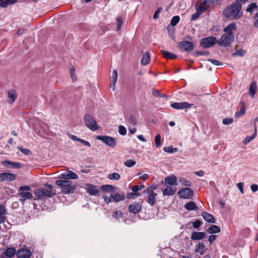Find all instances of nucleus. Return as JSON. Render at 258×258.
Wrapping results in <instances>:
<instances>
[{"label": "nucleus", "mask_w": 258, "mask_h": 258, "mask_svg": "<svg viewBox=\"0 0 258 258\" xmlns=\"http://www.w3.org/2000/svg\"><path fill=\"white\" fill-rule=\"evenodd\" d=\"M237 187L240 190L241 194L243 193V183L242 182H240L237 184Z\"/></svg>", "instance_id": "nucleus-58"}, {"label": "nucleus", "mask_w": 258, "mask_h": 258, "mask_svg": "<svg viewBox=\"0 0 258 258\" xmlns=\"http://www.w3.org/2000/svg\"><path fill=\"white\" fill-rule=\"evenodd\" d=\"M206 250H207V248H206L204 243L203 242H200L196 246L195 252H199L201 255H203Z\"/></svg>", "instance_id": "nucleus-30"}, {"label": "nucleus", "mask_w": 258, "mask_h": 258, "mask_svg": "<svg viewBox=\"0 0 258 258\" xmlns=\"http://www.w3.org/2000/svg\"><path fill=\"white\" fill-rule=\"evenodd\" d=\"M102 198L104 200L105 203L107 204H108L113 201L111 196L110 198H108L105 195H103Z\"/></svg>", "instance_id": "nucleus-55"}, {"label": "nucleus", "mask_w": 258, "mask_h": 258, "mask_svg": "<svg viewBox=\"0 0 258 258\" xmlns=\"http://www.w3.org/2000/svg\"><path fill=\"white\" fill-rule=\"evenodd\" d=\"M184 208L188 211L197 210L198 209V207L195 203L192 201H190L186 203L184 205Z\"/></svg>", "instance_id": "nucleus-32"}, {"label": "nucleus", "mask_w": 258, "mask_h": 258, "mask_svg": "<svg viewBox=\"0 0 258 258\" xmlns=\"http://www.w3.org/2000/svg\"><path fill=\"white\" fill-rule=\"evenodd\" d=\"M122 214L121 212L119 211H117L113 214L112 217L116 219H119V218H121L122 217Z\"/></svg>", "instance_id": "nucleus-56"}, {"label": "nucleus", "mask_w": 258, "mask_h": 258, "mask_svg": "<svg viewBox=\"0 0 258 258\" xmlns=\"http://www.w3.org/2000/svg\"><path fill=\"white\" fill-rule=\"evenodd\" d=\"M257 91V86L256 81H253L249 88L248 94L251 98H253Z\"/></svg>", "instance_id": "nucleus-27"}, {"label": "nucleus", "mask_w": 258, "mask_h": 258, "mask_svg": "<svg viewBox=\"0 0 258 258\" xmlns=\"http://www.w3.org/2000/svg\"><path fill=\"white\" fill-rule=\"evenodd\" d=\"M140 195V194L139 192H134V193H130L127 195V198L128 199H131L132 198V196H135L136 197H138Z\"/></svg>", "instance_id": "nucleus-63"}, {"label": "nucleus", "mask_w": 258, "mask_h": 258, "mask_svg": "<svg viewBox=\"0 0 258 258\" xmlns=\"http://www.w3.org/2000/svg\"><path fill=\"white\" fill-rule=\"evenodd\" d=\"M193 104H189L186 102H174L171 104V107L176 109H183L185 108H188L192 106Z\"/></svg>", "instance_id": "nucleus-12"}, {"label": "nucleus", "mask_w": 258, "mask_h": 258, "mask_svg": "<svg viewBox=\"0 0 258 258\" xmlns=\"http://www.w3.org/2000/svg\"><path fill=\"white\" fill-rule=\"evenodd\" d=\"M59 178L63 179L64 180H69L70 179H77L78 178V176L75 172L72 171H69L67 173L61 174L59 176Z\"/></svg>", "instance_id": "nucleus-15"}, {"label": "nucleus", "mask_w": 258, "mask_h": 258, "mask_svg": "<svg viewBox=\"0 0 258 258\" xmlns=\"http://www.w3.org/2000/svg\"><path fill=\"white\" fill-rule=\"evenodd\" d=\"M101 189L104 191L112 192L115 190V187L114 186L112 185L106 184L102 185Z\"/></svg>", "instance_id": "nucleus-37"}, {"label": "nucleus", "mask_w": 258, "mask_h": 258, "mask_svg": "<svg viewBox=\"0 0 258 258\" xmlns=\"http://www.w3.org/2000/svg\"><path fill=\"white\" fill-rule=\"evenodd\" d=\"M79 142L80 143H81L82 144H83V145H84L85 146H88L89 147H91V144L88 141H86L83 139H80Z\"/></svg>", "instance_id": "nucleus-62"}, {"label": "nucleus", "mask_w": 258, "mask_h": 258, "mask_svg": "<svg viewBox=\"0 0 258 258\" xmlns=\"http://www.w3.org/2000/svg\"><path fill=\"white\" fill-rule=\"evenodd\" d=\"M206 236L205 233L203 232H193L191 233V239L193 240H201Z\"/></svg>", "instance_id": "nucleus-25"}, {"label": "nucleus", "mask_w": 258, "mask_h": 258, "mask_svg": "<svg viewBox=\"0 0 258 258\" xmlns=\"http://www.w3.org/2000/svg\"><path fill=\"white\" fill-rule=\"evenodd\" d=\"M242 6L239 2H236L226 8L224 11V16H238Z\"/></svg>", "instance_id": "nucleus-3"}, {"label": "nucleus", "mask_w": 258, "mask_h": 258, "mask_svg": "<svg viewBox=\"0 0 258 258\" xmlns=\"http://www.w3.org/2000/svg\"><path fill=\"white\" fill-rule=\"evenodd\" d=\"M136 164V162L135 160L129 159L124 162V164L127 167H132L135 166Z\"/></svg>", "instance_id": "nucleus-44"}, {"label": "nucleus", "mask_w": 258, "mask_h": 258, "mask_svg": "<svg viewBox=\"0 0 258 258\" xmlns=\"http://www.w3.org/2000/svg\"><path fill=\"white\" fill-rule=\"evenodd\" d=\"M118 78V74L116 70H114L112 73V76L111 78V82H116Z\"/></svg>", "instance_id": "nucleus-45"}, {"label": "nucleus", "mask_w": 258, "mask_h": 258, "mask_svg": "<svg viewBox=\"0 0 258 258\" xmlns=\"http://www.w3.org/2000/svg\"><path fill=\"white\" fill-rule=\"evenodd\" d=\"M178 47L183 51H189L193 49L194 45L191 42L183 41L178 44Z\"/></svg>", "instance_id": "nucleus-11"}, {"label": "nucleus", "mask_w": 258, "mask_h": 258, "mask_svg": "<svg viewBox=\"0 0 258 258\" xmlns=\"http://www.w3.org/2000/svg\"><path fill=\"white\" fill-rule=\"evenodd\" d=\"M179 18L180 17H172V19H171L170 22V26H171L172 27H174L175 25H176L177 24L179 21Z\"/></svg>", "instance_id": "nucleus-46"}, {"label": "nucleus", "mask_w": 258, "mask_h": 258, "mask_svg": "<svg viewBox=\"0 0 258 258\" xmlns=\"http://www.w3.org/2000/svg\"><path fill=\"white\" fill-rule=\"evenodd\" d=\"M75 69L73 67H72L70 70V74H71V75L72 77V80L73 82H75L77 80V77H76V75H75Z\"/></svg>", "instance_id": "nucleus-50"}, {"label": "nucleus", "mask_w": 258, "mask_h": 258, "mask_svg": "<svg viewBox=\"0 0 258 258\" xmlns=\"http://www.w3.org/2000/svg\"><path fill=\"white\" fill-rule=\"evenodd\" d=\"M202 216L206 221L211 223H215V219L212 214L203 212L202 213Z\"/></svg>", "instance_id": "nucleus-26"}, {"label": "nucleus", "mask_w": 258, "mask_h": 258, "mask_svg": "<svg viewBox=\"0 0 258 258\" xmlns=\"http://www.w3.org/2000/svg\"><path fill=\"white\" fill-rule=\"evenodd\" d=\"M234 37L224 34L217 41V43L220 46L227 47L231 45V44L234 41Z\"/></svg>", "instance_id": "nucleus-6"}, {"label": "nucleus", "mask_w": 258, "mask_h": 258, "mask_svg": "<svg viewBox=\"0 0 258 258\" xmlns=\"http://www.w3.org/2000/svg\"><path fill=\"white\" fill-rule=\"evenodd\" d=\"M217 236L215 235H211L209 237L208 240L211 244H212L213 241L215 240Z\"/></svg>", "instance_id": "nucleus-61"}, {"label": "nucleus", "mask_w": 258, "mask_h": 258, "mask_svg": "<svg viewBox=\"0 0 258 258\" xmlns=\"http://www.w3.org/2000/svg\"><path fill=\"white\" fill-rule=\"evenodd\" d=\"M118 132L121 135L124 136L126 134V130L123 126L120 125L118 127Z\"/></svg>", "instance_id": "nucleus-48"}, {"label": "nucleus", "mask_w": 258, "mask_h": 258, "mask_svg": "<svg viewBox=\"0 0 258 258\" xmlns=\"http://www.w3.org/2000/svg\"><path fill=\"white\" fill-rule=\"evenodd\" d=\"M84 122L86 126L92 131H96L99 129L94 118L90 114L85 115Z\"/></svg>", "instance_id": "nucleus-5"}, {"label": "nucleus", "mask_w": 258, "mask_h": 258, "mask_svg": "<svg viewBox=\"0 0 258 258\" xmlns=\"http://www.w3.org/2000/svg\"><path fill=\"white\" fill-rule=\"evenodd\" d=\"M256 125L255 124L254 134L251 136L246 137L243 141V144L244 145H246L248 143H249L251 141H252L253 139H254L255 138V137L256 136Z\"/></svg>", "instance_id": "nucleus-36"}, {"label": "nucleus", "mask_w": 258, "mask_h": 258, "mask_svg": "<svg viewBox=\"0 0 258 258\" xmlns=\"http://www.w3.org/2000/svg\"><path fill=\"white\" fill-rule=\"evenodd\" d=\"M17 97L16 91L14 90H10L8 92V103L13 104Z\"/></svg>", "instance_id": "nucleus-23"}, {"label": "nucleus", "mask_w": 258, "mask_h": 258, "mask_svg": "<svg viewBox=\"0 0 258 258\" xmlns=\"http://www.w3.org/2000/svg\"><path fill=\"white\" fill-rule=\"evenodd\" d=\"M233 122V118H226L223 119L222 122L225 125H228L232 123Z\"/></svg>", "instance_id": "nucleus-52"}, {"label": "nucleus", "mask_w": 258, "mask_h": 258, "mask_svg": "<svg viewBox=\"0 0 258 258\" xmlns=\"http://www.w3.org/2000/svg\"><path fill=\"white\" fill-rule=\"evenodd\" d=\"M55 184L61 187V191L64 194L73 193L77 188V185L69 180L59 179L55 181Z\"/></svg>", "instance_id": "nucleus-1"}, {"label": "nucleus", "mask_w": 258, "mask_h": 258, "mask_svg": "<svg viewBox=\"0 0 258 258\" xmlns=\"http://www.w3.org/2000/svg\"><path fill=\"white\" fill-rule=\"evenodd\" d=\"M240 104L241 105V107L240 110L239 112H240V114L244 115L245 113V103L243 101H241L240 102Z\"/></svg>", "instance_id": "nucleus-53"}, {"label": "nucleus", "mask_w": 258, "mask_h": 258, "mask_svg": "<svg viewBox=\"0 0 258 258\" xmlns=\"http://www.w3.org/2000/svg\"><path fill=\"white\" fill-rule=\"evenodd\" d=\"M165 187L162 189L163 195L165 196H172L175 194L176 191V187H172L171 185H165Z\"/></svg>", "instance_id": "nucleus-16"}, {"label": "nucleus", "mask_w": 258, "mask_h": 258, "mask_svg": "<svg viewBox=\"0 0 258 258\" xmlns=\"http://www.w3.org/2000/svg\"><path fill=\"white\" fill-rule=\"evenodd\" d=\"M163 56L166 59H175L177 58V55L172 53L169 51L165 50L161 51Z\"/></svg>", "instance_id": "nucleus-31"}, {"label": "nucleus", "mask_w": 258, "mask_h": 258, "mask_svg": "<svg viewBox=\"0 0 258 258\" xmlns=\"http://www.w3.org/2000/svg\"><path fill=\"white\" fill-rule=\"evenodd\" d=\"M117 28L116 31L117 32H119L120 30L121 27L123 22V17H118L117 20Z\"/></svg>", "instance_id": "nucleus-43"}, {"label": "nucleus", "mask_w": 258, "mask_h": 258, "mask_svg": "<svg viewBox=\"0 0 258 258\" xmlns=\"http://www.w3.org/2000/svg\"><path fill=\"white\" fill-rule=\"evenodd\" d=\"M143 54V57L141 59V64L143 66L148 64L150 60V55L149 52H146L145 53L143 51L142 52Z\"/></svg>", "instance_id": "nucleus-29"}, {"label": "nucleus", "mask_w": 258, "mask_h": 258, "mask_svg": "<svg viewBox=\"0 0 258 258\" xmlns=\"http://www.w3.org/2000/svg\"><path fill=\"white\" fill-rule=\"evenodd\" d=\"M236 26L235 23H231L224 28V32L226 35L231 36L234 37V35L233 32V31L236 30Z\"/></svg>", "instance_id": "nucleus-17"}, {"label": "nucleus", "mask_w": 258, "mask_h": 258, "mask_svg": "<svg viewBox=\"0 0 258 258\" xmlns=\"http://www.w3.org/2000/svg\"><path fill=\"white\" fill-rule=\"evenodd\" d=\"M155 145L157 148H159L162 145L161 141V136L160 134H157L155 138Z\"/></svg>", "instance_id": "nucleus-41"}, {"label": "nucleus", "mask_w": 258, "mask_h": 258, "mask_svg": "<svg viewBox=\"0 0 258 258\" xmlns=\"http://www.w3.org/2000/svg\"><path fill=\"white\" fill-rule=\"evenodd\" d=\"M6 209L5 206H0V215H6Z\"/></svg>", "instance_id": "nucleus-60"}, {"label": "nucleus", "mask_w": 258, "mask_h": 258, "mask_svg": "<svg viewBox=\"0 0 258 258\" xmlns=\"http://www.w3.org/2000/svg\"><path fill=\"white\" fill-rule=\"evenodd\" d=\"M220 228L218 226L213 225L210 226L208 229L207 232L210 234L217 233L220 232Z\"/></svg>", "instance_id": "nucleus-34"}, {"label": "nucleus", "mask_w": 258, "mask_h": 258, "mask_svg": "<svg viewBox=\"0 0 258 258\" xmlns=\"http://www.w3.org/2000/svg\"><path fill=\"white\" fill-rule=\"evenodd\" d=\"M120 175L116 172H113L112 173L109 174L107 175V178L110 180H118L120 179Z\"/></svg>", "instance_id": "nucleus-38"}, {"label": "nucleus", "mask_w": 258, "mask_h": 258, "mask_svg": "<svg viewBox=\"0 0 258 258\" xmlns=\"http://www.w3.org/2000/svg\"><path fill=\"white\" fill-rule=\"evenodd\" d=\"M69 135L73 140L79 142L80 139L78 138L77 136L71 134H69Z\"/></svg>", "instance_id": "nucleus-64"}, {"label": "nucleus", "mask_w": 258, "mask_h": 258, "mask_svg": "<svg viewBox=\"0 0 258 258\" xmlns=\"http://www.w3.org/2000/svg\"><path fill=\"white\" fill-rule=\"evenodd\" d=\"M96 139L98 140L101 141L108 146L111 148H114L117 144V142L113 137L108 136H97Z\"/></svg>", "instance_id": "nucleus-7"}, {"label": "nucleus", "mask_w": 258, "mask_h": 258, "mask_svg": "<svg viewBox=\"0 0 258 258\" xmlns=\"http://www.w3.org/2000/svg\"><path fill=\"white\" fill-rule=\"evenodd\" d=\"M208 61L211 62L212 63H213L214 65H215V66H222L223 65L222 62H221L218 60H217L209 58L208 59Z\"/></svg>", "instance_id": "nucleus-51"}, {"label": "nucleus", "mask_w": 258, "mask_h": 258, "mask_svg": "<svg viewBox=\"0 0 258 258\" xmlns=\"http://www.w3.org/2000/svg\"><path fill=\"white\" fill-rule=\"evenodd\" d=\"M250 189L251 191L253 192H255L258 191V185L255 184H253L250 186Z\"/></svg>", "instance_id": "nucleus-59"}, {"label": "nucleus", "mask_w": 258, "mask_h": 258, "mask_svg": "<svg viewBox=\"0 0 258 258\" xmlns=\"http://www.w3.org/2000/svg\"><path fill=\"white\" fill-rule=\"evenodd\" d=\"M18 149L25 155H28L30 153V150L29 149L23 148L21 146H19Z\"/></svg>", "instance_id": "nucleus-47"}, {"label": "nucleus", "mask_w": 258, "mask_h": 258, "mask_svg": "<svg viewBox=\"0 0 258 258\" xmlns=\"http://www.w3.org/2000/svg\"><path fill=\"white\" fill-rule=\"evenodd\" d=\"M141 205L139 203L135 202L130 205L128 207V211L133 214H137L141 210Z\"/></svg>", "instance_id": "nucleus-22"}, {"label": "nucleus", "mask_w": 258, "mask_h": 258, "mask_svg": "<svg viewBox=\"0 0 258 258\" xmlns=\"http://www.w3.org/2000/svg\"><path fill=\"white\" fill-rule=\"evenodd\" d=\"M111 198L114 202H119L123 201L125 199V196L123 193H115L111 195Z\"/></svg>", "instance_id": "nucleus-28"}, {"label": "nucleus", "mask_w": 258, "mask_h": 258, "mask_svg": "<svg viewBox=\"0 0 258 258\" xmlns=\"http://www.w3.org/2000/svg\"><path fill=\"white\" fill-rule=\"evenodd\" d=\"M45 186L47 187L48 189L43 188L37 189L35 191L34 195L38 199H45L46 197L50 198L55 195V192L52 191L53 186L52 185L46 184Z\"/></svg>", "instance_id": "nucleus-2"}, {"label": "nucleus", "mask_w": 258, "mask_h": 258, "mask_svg": "<svg viewBox=\"0 0 258 258\" xmlns=\"http://www.w3.org/2000/svg\"><path fill=\"white\" fill-rule=\"evenodd\" d=\"M165 185H177V177L174 175L166 177L164 179Z\"/></svg>", "instance_id": "nucleus-18"}, {"label": "nucleus", "mask_w": 258, "mask_h": 258, "mask_svg": "<svg viewBox=\"0 0 258 258\" xmlns=\"http://www.w3.org/2000/svg\"><path fill=\"white\" fill-rule=\"evenodd\" d=\"M86 190L91 196H96L99 192V190L97 188L96 186L92 184H87Z\"/></svg>", "instance_id": "nucleus-21"}, {"label": "nucleus", "mask_w": 258, "mask_h": 258, "mask_svg": "<svg viewBox=\"0 0 258 258\" xmlns=\"http://www.w3.org/2000/svg\"><path fill=\"white\" fill-rule=\"evenodd\" d=\"M16 178V175L11 173H3L0 174V181H12L14 180Z\"/></svg>", "instance_id": "nucleus-13"}, {"label": "nucleus", "mask_w": 258, "mask_h": 258, "mask_svg": "<svg viewBox=\"0 0 258 258\" xmlns=\"http://www.w3.org/2000/svg\"><path fill=\"white\" fill-rule=\"evenodd\" d=\"M17 2V0H4L0 3L2 8H7L9 6L14 5Z\"/></svg>", "instance_id": "nucleus-33"}, {"label": "nucleus", "mask_w": 258, "mask_h": 258, "mask_svg": "<svg viewBox=\"0 0 258 258\" xmlns=\"http://www.w3.org/2000/svg\"><path fill=\"white\" fill-rule=\"evenodd\" d=\"M246 51L245 50L239 49L237 50L235 52H233L232 55L233 56H239L241 57L244 55Z\"/></svg>", "instance_id": "nucleus-40"}, {"label": "nucleus", "mask_w": 258, "mask_h": 258, "mask_svg": "<svg viewBox=\"0 0 258 258\" xmlns=\"http://www.w3.org/2000/svg\"><path fill=\"white\" fill-rule=\"evenodd\" d=\"M202 222L199 220H196L192 224V226L194 228L198 229L201 225Z\"/></svg>", "instance_id": "nucleus-57"}, {"label": "nucleus", "mask_w": 258, "mask_h": 258, "mask_svg": "<svg viewBox=\"0 0 258 258\" xmlns=\"http://www.w3.org/2000/svg\"><path fill=\"white\" fill-rule=\"evenodd\" d=\"M258 7L255 3H252L249 5L246 9V11L251 14L253 11L257 10Z\"/></svg>", "instance_id": "nucleus-35"}, {"label": "nucleus", "mask_w": 258, "mask_h": 258, "mask_svg": "<svg viewBox=\"0 0 258 258\" xmlns=\"http://www.w3.org/2000/svg\"><path fill=\"white\" fill-rule=\"evenodd\" d=\"M179 181L183 185L185 186H190L191 185V182L190 181L187 180L183 177L180 178Z\"/></svg>", "instance_id": "nucleus-42"}, {"label": "nucleus", "mask_w": 258, "mask_h": 258, "mask_svg": "<svg viewBox=\"0 0 258 258\" xmlns=\"http://www.w3.org/2000/svg\"><path fill=\"white\" fill-rule=\"evenodd\" d=\"M217 41L215 37H209L201 39L200 45L204 48H208L214 45Z\"/></svg>", "instance_id": "nucleus-9"}, {"label": "nucleus", "mask_w": 258, "mask_h": 258, "mask_svg": "<svg viewBox=\"0 0 258 258\" xmlns=\"http://www.w3.org/2000/svg\"><path fill=\"white\" fill-rule=\"evenodd\" d=\"M214 0H204L199 6L196 7L197 12L191 16H200L203 12L214 6Z\"/></svg>", "instance_id": "nucleus-4"}, {"label": "nucleus", "mask_w": 258, "mask_h": 258, "mask_svg": "<svg viewBox=\"0 0 258 258\" xmlns=\"http://www.w3.org/2000/svg\"><path fill=\"white\" fill-rule=\"evenodd\" d=\"M129 121L130 122L134 125H136L137 124V119L133 115H130L129 118Z\"/></svg>", "instance_id": "nucleus-54"}, {"label": "nucleus", "mask_w": 258, "mask_h": 258, "mask_svg": "<svg viewBox=\"0 0 258 258\" xmlns=\"http://www.w3.org/2000/svg\"><path fill=\"white\" fill-rule=\"evenodd\" d=\"M18 195L21 197L20 201L23 203L26 200L31 199L33 197L32 194L29 191L24 192L23 191V192H20Z\"/></svg>", "instance_id": "nucleus-24"}, {"label": "nucleus", "mask_w": 258, "mask_h": 258, "mask_svg": "<svg viewBox=\"0 0 258 258\" xmlns=\"http://www.w3.org/2000/svg\"><path fill=\"white\" fill-rule=\"evenodd\" d=\"M32 255L31 251L28 248H23L18 251L17 255L18 258H30Z\"/></svg>", "instance_id": "nucleus-14"}, {"label": "nucleus", "mask_w": 258, "mask_h": 258, "mask_svg": "<svg viewBox=\"0 0 258 258\" xmlns=\"http://www.w3.org/2000/svg\"><path fill=\"white\" fill-rule=\"evenodd\" d=\"M16 253L15 248L9 247L5 250L4 254L2 255V258H12Z\"/></svg>", "instance_id": "nucleus-19"}, {"label": "nucleus", "mask_w": 258, "mask_h": 258, "mask_svg": "<svg viewBox=\"0 0 258 258\" xmlns=\"http://www.w3.org/2000/svg\"><path fill=\"white\" fill-rule=\"evenodd\" d=\"M144 193L149 195L147 202L150 205L153 206L156 203V197L157 194L153 191L152 186H150L144 191Z\"/></svg>", "instance_id": "nucleus-10"}, {"label": "nucleus", "mask_w": 258, "mask_h": 258, "mask_svg": "<svg viewBox=\"0 0 258 258\" xmlns=\"http://www.w3.org/2000/svg\"><path fill=\"white\" fill-rule=\"evenodd\" d=\"M2 164L7 167L15 169H19L21 167V165L18 162H13L9 160H5L2 162Z\"/></svg>", "instance_id": "nucleus-20"}, {"label": "nucleus", "mask_w": 258, "mask_h": 258, "mask_svg": "<svg viewBox=\"0 0 258 258\" xmlns=\"http://www.w3.org/2000/svg\"><path fill=\"white\" fill-rule=\"evenodd\" d=\"M30 189L31 187L29 186H21L19 188V191L20 192H23V191H24V192H26L29 191V190H30Z\"/></svg>", "instance_id": "nucleus-49"}, {"label": "nucleus", "mask_w": 258, "mask_h": 258, "mask_svg": "<svg viewBox=\"0 0 258 258\" xmlns=\"http://www.w3.org/2000/svg\"><path fill=\"white\" fill-rule=\"evenodd\" d=\"M178 195L181 199H190L194 195V191L190 188H182L178 191Z\"/></svg>", "instance_id": "nucleus-8"}, {"label": "nucleus", "mask_w": 258, "mask_h": 258, "mask_svg": "<svg viewBox=\"0 0 258 258\" xmlns=\"http://www.w3.org/2000/svg\"><path fill=\"white\" fill-rule=\"evenodd\" d=\"M164 151L165 152L172 154L177 151L178 149L177 148H173L172 146L165 147L163 148Z\"/></svg>", "instance_id": "nucleus-39"}]
</instances>
